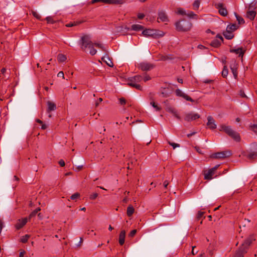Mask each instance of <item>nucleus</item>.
I'll return each mask as SVG.
<instances>
[{"label": "nucleus", "instance_id": "nucleus-53", "mask_svg": "<svg viewBox=\"0 0 257 257\" xmlns=\"http://www.w3.org/2000/svg\"><path fill=\"white\" fill-rule=\"evenodd\" d=\"M195 246H192V253L194 255L198 252V250H195Z\"/></svg>", "mask_w": 257, "mask_h": 257}, {"label": "nucleus", "instance_id": "nucleus-27", "mask_svg": "<svg viewBox=\"0 0 257 257\" xmlns=\"http://www.w3.org/2000/svg\"><path fill=\"white\" fill-rule=\"evenodd\" d=\"M95 47L98 48H99L101 50H102L104 52H106V48H105L104 45L101 43H99V42H96V43H93Z\"/></svg>", "mask_w": 257, "mask_h": 257}, {"label": "nucleus", "instance_id": "nucleus-14", "mask_svg": "<svg viewBox=\"0 0 257 257\" xmlns=\"http://www.w3.org/2000/svg\"><path fill=\"white\" fill-rule=\"evenodd\" d=\"M158 19L163 22H167L169 21L167 15L164 11L159 12Z\"/></svg>", "mask_w": 257, "mask_h": 257}, {"label": "nucleus", "instance_id": "nucleus-4", "mask_svg": "<svg viewBox=\"0 0 257 257\" xmlns=\"http://www.w3.org/2000/svg\"><path fill=\"white\" fill-rule=\"evenodd\" d=\"M221 129L220 131H224L230 137L233 139L235 141L239 142L240 141V137L239 133L233 130L231 126L222 125L220 126Z\"/></svg>", "mask_w": 257, "mask_h": 257}, {"label": "nucleus", "instance_id": "nucleus-50", "mask_svg": "<svg viewBox=\"0 0 257 257\" xmlns=\"http://www.w3.org/2000/svg\"><path fill=\"white\" fill-rule=\"evenodd\" d=\"M57 76L58 77H62L63 79H64L65 77H64V73L63 71H60L58 74H57Z\"/></svg>", "mask_w": 257, "mask_h": 257}, {"label": "nucleus", "instance_id": "nucleus-12", "mask_svg": "<svg viewBox=\"0 0 257 257\" xmlns=\"http://www.w3.org/2000/svg\"><path fill=\"white\" fill-rule=\"evenodd\" d=\"M27 217L19 219L15 224V227L17 230H19L24 226L28 222Z\"/></svg>", "mask_w": 257, "mask_h": 257}, {"label": "nucleus", "instance_id": "nucleus-49", "mask_svg": "<svg viewBox=\"0 0 257 257\" xmlns=\"http://www.w3.org/2000/svg\"><path fill=\"white\" fill-rule=\"evenodd\" d=\"M119 101L121 105H124L126 103L125 99L123 97L119 98Z\"/></svg>", "mask_w": 257, "mask_h": 257}, {"label": "nucleus", "instance_id": "nucleus-45", "mask_svg": "<svg viewBox=\"0 0 257 257\" xmlns=\"http://www.w3.org/2000/svg\"><path fill=\"white\" fill-rule=\"evenodd\" d=\"M136 233H137V230L134 229L130 232V233L128 234V236L130 237H133L135 235Z\"/></svg>", "mask_w": 257, "mask_h": 257}, {"label": "nucleus", "instance_id": "nucleus-60", "mask_svg": "<svg viewBox=\"0 0 257 257\" xmlns=\"http://www.w3.org/2000/svg\"><path fill=\"white\" fill-rule=\"evenodd\" d=\"M4 226V223L2 220H0V232L2 231V228Z\"/></svg>", "mask_w": 257, "mask_h": 257}, {"label": "nucleus", "instance_id": "nucleus-11", "mask_svg": "<svg viewBox=\"0 0 257 257\" xmlns=\"http://www.w3.org/2000/svg\"><path fill=\"white\" fill-rule=\"evenodd\" d=\"M175 93L177 96L182 97L187 101L194 102V100L192 98L184 93L181 90L179 89H177L176 90Z\"/></svg>", "mask_w": 257, "mask_h": 257}, {"label": "nucleus", "instance_id": "nucleus-42", "mask_svg": "<svg viewBox=\"0 0 257 257\" xmlns=\"http://www.w3.org/2000/svg\"><path fill=\"white\" fill-rule=\"evenodd\" d=\"M32 14L33 16L35 17L36 19L40 20L41 17L40 15L37 12H33Z\"/></svg>", "mask_w": 257, "mask_h": 257}, {"label": "nucleus", "instance_id": "nucleus-23", "mask_svg": "<svg viewBox=\"0 0 257 257\" xmlns=\"http://www.w3.org/2000/svg\"><path fill=\"white\" fill-rule=\"evenodd\" d=\"M131 29L134 31H140L144 29V27L139 24H134L131 26Z\"/></svg>", "mask_w": 257, "mask_h": 257}, {"label": "nucleus", "instance_id": "nucleus-30", "mask_svg": "<svg viewBox=\"0 0 257 257\" xmlns=\"http://www.w3.org/2000/svg\"><path fill=\"white\" fill-rule=\"evenodd\" d=\"M235 17L236 18V20L238 22V25L240 24H243L244 23V19L240 16L237 15L236 13L235 14Z\"/></svg>", "mask_w": 257, "mask_h": 257}, {"label": "nucleus", "instance_id": "nucleus-56", "mask_svg": "<svg viewBox=\"0 0 257 257\" xmlns=\"http://www.w3.org/2000/svg\"><path fill=\"white\" fill-rule=\"evenodd\" d=\"M252 127L253 132L257 133V124H253Z\"/></svg>", "mask_w": 257, "mask_h": 257}, {"label": "nucleus", "instance_id": "nucleus-48", "mask_svg": "<svg viewBox=\"0 0 257 257\" xmlns=\"http://www.w3.org/2000/svg\"><path fill=\"white\" fill-rule=\"evenodd\" d=\"M239 95L241 97H243V98H246L247 96L246 95H245L244 92L243 90H240V91H239Z\"/></svg>", "mask_w": 257, "mask_h": 257}, {"label": "nucleus", "instance_id": "nucleus-2", "mask_svg": "<svg viewBox=\"0 0 257 257\" xmlns=\"http://www.w3.org/2000/svg\"><path fill=\"white\" fill-rule=\"evenodd\" d=\"M255 240L253 236H250L244 240L242 246L236 251L233 257H243L244 254L247 252L248 247Z\"/></svg>", "mask_w": 257, "mask_h": 257}, {"label": "nucleus", "instance_id": "nucleus-18", "mask_svg": "<svg viewBox=\"0 0 257 257\" xmlns=\"http://www.w3.org/2000/svg\"><path fill=\"white\" fill-rule=\"evenodd\" d=\"M125 237V230H122L120 232L119 235V243L122 245L124 244Z\"/></svg>", "mask_w": 257, "mask_h": 257}, {"label": "nucleus", "instance_id": "nucleus-17", "mask_svg": "<svg viewBox=\"0 0 257 257\" xmlns=\"http://www.w3.org/2000/svg\"><path fill=\"white\" fill-rule=\"evenodd\" d=\"M230 52L235 53L236 54H238L239 57H242L244 53V51L242 50L241 47H239L237 49H230Z\"/></svg>", "mask_w": 257, "mask_h": 257}, {"label": "nucleus", "instance_id": "nucleus-8", "mask_svg": "<svg viewBox=\"0 0 257 257\" xmlns=\"http://www.w3.org/2000/svg\"><path fill=\"white\" fill-rule=\"evenodd\" d=\"M200 118V115L196 113L192 112L187 113L185 114L184 119L187 121L195 120Z\"/></svg>", "mask_w": 257, "mask_h": 257}, {"label": "nucleus", "instance_id": "nucleus-7", "mask_svg": "<svg viewBox=\"0 0 257 257\" xmlns=\"http://www.w3.org/2000/svg\"><path fill=\"white\" fill-rule=\"evenodd\" d=\"M255 6V3L254 2L251 3L248 7V10L246 13V17L250 19V20H253L256 15V12L254 10H252V7H253Z\"/></svg>", "mask_w": 257, "mask_h": 257}, {"label": "nucleus", "instance_id": "nucleus-61", "mask_svg": "<svg viewBox=\"0 0 257 257\" xmlns=\"http://www.w3.org/2000/svg\"><path fill=\"white\" fill-rule=\"evenodd\" d=\"M25 253L24 250H23L20 252L19 257H24V255Z\"/></svg>", "mask_w": 257, "mask_h": 257}, {"label": "nucleus", "instance_id": "nucleus-34", "mask_svg": "<svg viewBox=\"0 0 257 257\" xmlns=\"http://www.w3.org/2000/svg\"><path fill=\"white\" fill-rule=\"evenodd\" d=\"M57 59L59 62H63L66 60V57L64 55L59 54L57 57Z\"/></svg>", "mask_w": 257, "mask_h": 257}, {"label": "nucleus", "instance_id": "nucleus-54", "mask_svg": "<svg viewBox=\"0 0 257 257\" xmlns=\"http://www.w3.org/2000/svg\"><path fill=\"white\" fill-rule=\"evenodd\" d=\"M59 164L61 166V167H63L65 166V162L63 160H60L59 161Z\"/></svg>", "mask_w": 257, "mask_h": 257}, {"label": "nucleus", "instance_id": "nucleus-40", "mask_svg": "<svg viewBox=\"0 0 257 257\" xmlns=\"http://www.w3.org/2000/svg\"><path fill=\"white\" fill-rule=\"evenodd\" d=\"M151 105L154 107L155 108L157 111H159L161 110V107L158 106L156 103L154 101H152L151 102Z\"/></svg>", "mask_w": 257, "mask_h": 257}, {"label": "nucleus", "instance_id": "nucleus-31", "mask_svg": "<svg viewBox=\"0 0 257 257\" xmlns=\"http://www.w3.org/2000/svg\"><path fill=\"white\" fill-rule=\"evenodd\" d=\"M200 5V1L199 0H195L193 4V8L194 10H197Z\"/></svg>", "mask_w": 257, "mask_h": 257}, {"label": "nucleus", "instance_id": "nucleus-13", "mask_svg": "<svg viewBox=\"0 0 257 257\" xmlns=\"http://www.w3.org/2000/svg\"><path fill=\"white\" fill-rule=\"evenodd\" d=\"M154 67V66L149 63L142 62L139 64V68L143 71H148L151 70Z\"/></svg>", "mask_w": 257, "mask_h": 257}, {"label": "nucleus", "instance_id": "nucleus-58", "mask_svg": "<svg viewBox=\"0 0 257 257\" xmlns=\"http://www.w3.org/2000/svg\"><path fill=\"white\" fill-rule=\"evenodd\" d=\"M76 25V24H75L74 23H69L68 24H67L66 26L67 27H71L73 26H75Z\"/></svg>", "mask_w": 257, "mask_h": 257}, {"label": "nucleus", "instance_id": "nucleus-26", "mask_svg": "<svg viewBox=\"0 0 257 257\" xmlns=\"http://www.w3.org/2000/svg\"><path fill=\"white\" fill-rule=\"evenodd\" d=\"M134 208L132 205H129L127 208L126 213L129 217L131 216L134 213Z\"/></svg>", "mask_w": 257, "mask_h": 257}, {"label": "nucleus", "instance_id": "nucleus-5", "mask_svg": "<svg viewBox=\"0 0 257 257\" xmlns=\"http://www.w3.org/2000/svg\"><path fill=\"white\" fill-rule=\"evenodd\" d=\"M143 80V76L141 75H136L130 77L128 80V85L136 88L138 90H142V87L141 85L138 84Z\"/></svg>", "mask_w": 257, "mask_h": 257}, {"label": "nucleus", "instance_id": "nucleus-16", "mask_svg": "<svg viewBox=\"0 0 257 257\" xmlns=\"http://www.w3.org/2000/svg\"><path fill=\"white\" fill-rule=\"evenodd\" d=\"M215 172L211 169H210L207 172L205 171L204 173V179L211 180L213 178V176L214 175Z\"/></svg>", "mask_w": 257, "mask_h": 257}, {"label": "nucleus", "instance_id": "nucleus-15", "mask_svg": "<svg viewBox=\"0 0 257 257\" xmlns=\"http://www.w3.org/2000/svg\"><path fill=\"white\" fill-rule=\"evenodd\" d=\"M207 125L209 128L213 130L216 127L215 120L211 116H208L207 117Z\"/></svg>", "mask_w": 257, "mask_h": 257}, {"label": "nucleus", "instance_id": "nucleus-25", "mask_svg": "<svg viewBox=\"0 0 257 257\" xmlns=\"http://www.w3.org/2000/svg\"><path fill=\"white\" fill-rule=\"evenodd\" d=\"M221 42L217 39H214L211 42L210 45L214 48H217L220 46Z\"/></svg>", "mask_w": 257, "mask_h": 257}, {"label": "nucleus", "instance_id": "nucleus-10", "mask_svg": "<svg viewBox=\"0 0 257 257\" xmlns=\"http://www.w3.org/2000/svg\"><path fill=\"white\" fill-rule=\"evenodd\" d=\"M97 2H100L106 4H115L119 5L122 4L120 0H92V3L94 4Z\"/></svg>", "mask_w": 257, "mask_h": 257}, {"label": "nucleus", "instance_id": "nucleus-41", "mask_svg": "<svg viewBox=\"0 0 257 257\" xmlns=\"http://www.w3.org/2000/svg\"><path fill=\"white\" fill-rule=\"evenodd\" d=\"M168 144L170 146H172L173 149H175L177 147H180V145L179 144H176V143H172V142H170V141L168 142Z\"/></svg>", "mask_w": 257, "mask_h": 257}, {"label": "nucleus", "instance_id": "nucleus-59", "mask_svg": "<svg viewBox=\"0 0 257 257\" xmlns=\"http://www.w3.org/2000/svg\"><path fill=\"white\" fill-rule=\"evenodd\" d=\"M102 101V98H99L98 99V100L97 101H96V103H95V106H97L99 105V103L100 102H101Z\"/></svg>", "mask_w": 257, "mask_h": 257}, {"label": "nucleus", "instance_id": "nucleus-52", "mask_svg": "<svg viewBox=\"0 0 257 257\" xmlns=\"http://www.w3.org/2000/svg\"><path fill=\"white\" fill-rule=\"evenodd\" d=\"M145 17V15L142 13L139 14L138 15V18L140 20L143 19Z\"/></svg>", "mask_w": 257, "mask_h": 257}, {"label": "nucleus", "instance_id": "nucleus-55", "mask_svg": "<svg viewBox=\"0 0 257 257\" xmlns=\"http://www.w3.org/2000/svg\"><path fill=\"white\" fill-rule=\"evenodd\" d=\"M216 38L219 39V41L222 43L223 41V37L219 34L217 35Z\"/></svg>", "mask_w": 257, "mask_h": 257}, {"label": "nucleus", "instance_id": "nucleus-33", "mask_svg": "<svg viewBox=\"0 0 257 257\" xmlns=\"http://www.w3.org/2000/svg\"><path fill=\"white\" fill-rule=\"evenodd\" d=\"M30 237V235L26 234L25 235L21 237V238L20 239V241L22 243H26L28 241V240Z\"/></svg>", "mask_w": 257, "mask_h": 257}, {"label": "nucleus", "instance_id": "nucleus-22", "mask_svg": "<svg viewBox=\"0 0 257 257\" xmlns=\"http://www.w3.org/2000/svg\"><path fill=\"white\" fill-rule=\"evenodd\" d=\"M223 35L224 37L227 40H231L234 37L232 32L231 31H227V30H226V31L223 33Z\"/></svg>", "mask_w": 257, "mask_h": 257}, {"label": "nucleus", "instance_id": "nucleus-44", "mask_svg": "<svg viewBox=\"0 0 257 257\" xmlns=\"http://www.w3.org/2000/svg\"><path fill=\"white\" fill-rule=\"evenodd\" d=\"M98 196V193H93L92 194L90 195V199L91 200H94Z\"/></svg>", "mask_w": 257, "mask_h": 257}, {"label": "nucleus", "instance_id": "nucleus-62", "mask_svg": "<svg viewBox=\"0 0 257 257\" xmlns=\"http://www.w3.org/2000/svg\"><path fill=\"white\" fill-rule=\"evenodd\" d=\"M219 165H217L216 166H215L214 167L212 168L211 169L214 171V172H215V171L216 170V169H217V168L219 167Z\"/></svg>", "mask_w": 257, "mask_h": 257}, {"label": "nucleus", "instance_id": "nucleus-43", "mask_svg": "<svg viewBox=\"0 0 257 257\" xmlns=\"http://www.w3.org/2000/svg\"><path fill=\"white\" fill-rule=\"evenodd\" d=\"M177 119H180V117L177 113V111L174 109V110L171 112Z\"/></svg>", "mask_w": 257, "mask_h": 257}, {"label": "nucleus", "instance_id": "nucleus-29", "mask_svg": "<svg viewBox=\"0 0 257 257\" xmlns=\"http://www.w3.org/2000/svg\"><path fill=\"white\" fill-rule=\"evenodd\" d=\"M256 157H257V150L255 151L249 153L247 156V158L250 160H253Z\"/></svg>", "mask_w": 257, "mask_h": 257}, {"label": "nucleus", "instance_id": "nucleus-35", "mask_svg": "<svg viewBox=\"0 0 257 257\" xmlns=\"http://www.w3.org/2000/svg\"><path fill=\"white\" fill-rule=\"evenodd\" d=\"M228 69L226 66H224L223 69L222 71V76L224 78H226L228 75Z\"/></svg>", "mask_w": 257, "mask_h": 257}, {"label": "nucleus", "instance_id": "nucleus-9", "mask_svg": "<svg viewBox=\"0 0 257 257\" xmlns=\"http://www.w3.org/2000/svg\"><path fill=\"white\" fill-rule=\"evenodd\" d=\"M215 8L218 10V12L220 15L222 16H226L227 15V11L225 8L224 7L222 3L216 4Z\"/></svg>", "mask_w": 257, "mask_h": 257}, {"label": "nucleus", "instance_id": "nucleus-39", "mask_svg": "<svg viewBox=\"0 0 257 257\" xmlns=\"http://www.w3.org/2000/svg\"><path fill=\"white\" fill-rule=\"evenodd\" d=\"M231 71L233 74L234 77H235V78H236V77H237V72L236 68L231 67Z\"/></svg>", "mask_w": 257, "mask_h": 257}, {"label": "nucleus", "instance_id": "nucleus-47", "mask_svg": "<svg viewBox=\"0 0 257 257\" xmlns=\"http://www.w3.org/2000/svg\"><path fill=\"white\" fill-rule=\"evenodd\" d=\"M204 212L202 211H198L197 215V218L199 220L200 219L203 215Z\"/></svg>", "mask_w": 257, "mask_h": 257}, {"label": "nucleus", "instance_id": "nucleus-3", "mask_svg": "<svg viewBox=\"0 0 257 257\" xmlns=\"http://www.w3.org/2000/svg\"><path fill=\"white\" fill-rule=\"evenodd\" d=\"M175 26L178 31L187 32L191 29L192 24L189 21L182 20L176 22Z\"/></svg>", "mask_w": 257, "mask_h": 257}, {"label": "nucleus", "instance_id": "nucleus-36", "mask_svg": "<svg viewBox=\"0 0 257 257\" xmlns=\"http://www.w3.org/2000/svg\"><path fill=\"white\" fill-rule=\"evenodd\" d=\"M41 210L40 208H37L35 210H34L29 215V218H31L32 217L35 216L36 214Z\"/></svg>", "mask_w": 257, "mask_h": 257}, {"label": "nucleus", "instance_id": "nucleus-57", "mask_svg": "<svg viewBox=\"0 0 257 257\" xmlns=\"http://www.w3.org/2000/svg\"><path fill=\"white\" fill-rule=\"evenodd\" d=\"M169 184V182L168 181L165 180L163 183V185L165 188H167L168 185Z\"/></svg>", "mask_w": 257, "mask_h": 257}, {"label": "nucleus", "instance_id": "nucleus-1", "mask_svg": "<svg viewBox=\"0 0 257 257\" xmlns=\"http://www.w3.org/2000/svg\"><path fill=\"white\" fill-rule=\"evenodd\" d=\"M80 45L81 49L83 51H85L86 48L89 50V54L93 56L97 53V50L94 48V45L93 43L91 41L90 39L88 36L85 35L81 38Z\"/></svg>", "mask_w": 257, "mask_h": 257}, {"label": "nucleus", "instance_id": "nucleus-28", "mask_svg": "<svg viewBox=\"0 0 257 257\" xmlns=\"http://www.w3.org/2000/svg\"><path fill=\"white\" fill-rule=\"evenodd\" d=\"M186 16L189 18L194 19L195 20H197L198 18V15L192 11L187 13Z\"/></svg>", "mask_w": 257, "mask_h": 257}, {"label": "nucleus", "instance_id": "nucleus-32", "mask_svg": "<svg viewBox=\"0 0 257 257\" xmlns=\"http://www.w3.org/2000/svg\"><path fill=\"white\" fill-rule=\"evenodd\" d=\"M45 19L48 24H54L57 22L52 16H48Z\"/></svg>", "mask_w": 257, "mask_h": 257}, {"label": "nucleus", "instance_id": "nucleus-46", "mask_svg": "<svg viewBox=\"0 0 257 257\" xmlns=\"http://www.w3.org/2000/svg\"><path fill=\"white\" fill-rule=\"evenodd\" d=\"M174 108L173 107H171V106H167L166 108V110L167 111L171 113L174 110Z\"/></svg>", "mask_w": 257, "mask_h": 257}, {"label": "nucleus", "instance_id": "nucleus-37", "mask_svg": "<svg viewBox=\"0 0 257 257\" xmlns=\"http://www.w3.org/2000/svg\"><path fill=\"white\" fill-rule=\"evenodd\" d=\"M79 197L80 194L78 193H75L71 196L70 199L73 200H76Z\"/></svg>", "mask_w": 257, "mask_h": 257}, {"label": "nucleus", "instance_id": "nucleus-20", "mask_svg": "<svg viewBox=\"0 0 257 257\" xmlns=\"http://www.w3.org/2000/svg\"><path fill=\"white\" fill-rule=\"evenodd\" d=\"M47 105H48V108H47V111L48 112H49L50 111L55 110L56 109V105L53 102L48 101L47 102Z\"/></svg>", "mask_w": 257, "mask_h": 257}, {"label": "nucleus", "instance_id": "nucleus-24", "mask_svg": "<svg viewBox=\"0 0 257 257\" xmlns=\"http://www.w3.org/2000/svg\"><path fill=\"white\" fill-rule=\"evenodd\" d=\"M239 26L236 24H232L229 25L227 26L226 29L227 31L233 32L238 28Z\"/></svg>", "mask_w": 257, "mask_h": 257}, {"label": "nucleus", "instance_id": "nucleus-63", "mask_svg": "<svg viewBox=\"0 0 257 257\" xmlns=\"http://www.w3.org/2000/svg\"><path fill=\"white\" fill-rule=\"evenodd\" d=\"M7 70L5 68H3L1 69V73L3 74H4L6 72Z\"/></svg>", "mask_w": 257, "mask_h": 257}, {"label": "nucleus", "instance_id": "nucleus-64", "mask_svg": "<svg viewBox=\"0 0 257 257\" xmlns=\"http://www.w3.org/2000/svg\"><path fill=\"white\" fill-rule=\"evenodd\" d=\"M196 150L200 154H202L200 149L198 147H195Z\"/></svg>", "mask_w": 257, "mask_h": 257}, {"label": "nucleus", "instance_id": "nucleus-19", "mask_svg": "<svg viewBox=\"0 0 257 257\" xmlns=\"http://www.w3.org/2000/svg\"><path fill=\"white\" fill-rule=\"evenodd\" d=\"M101 59L103 61L105 62L108 66L113 67V64L107 55L102 57Z\"/></svg>", "mask_w": 257, "mask_h": 257}, {"label": "nucleus", "instance_id": "nucleus-51", "mask_svg": "<svg viewBox=\"0 0 257 257\" xmlns=\"http://www.w3.org/2000/svg\"><path fill=\"white\" fill-rule=\"evenodd\" d=\"M151 79V77L148 75H146L145 77H143V80L144 82H147V81Z\"/></svg>", "mask_w": 257, "mask_h": 257}, {"label": "nucleus", "instance_id": "nucleus-38", "mask_svg": "<svg viewBox=\"0 0 257 257\" xmlns=\"http://www.w3.org/2000/svg\"><path fill=\"white\" fill-rule=\"evenodd\" d=\"M177 14L181 15H186L185 11L182 8H178L177 11Z\"/></svg>", "mask_w": 257, "mask_h": 257}, {"label": "nucleus", "instance_id": "nucleus-6", "mask_svg": "<svg viewBox=\"0 0 257 257\" xmlns=\"http://www.w3.org/2000/svg\"><path fill=\"white\" fill-rule=\"evenodd\" d=\"M231 152L230 151H224L217 152L211 155V157L214 159H224L230 157L231 155Z\"/></svg>", "mask_w": 257, "mask_h": 257}, {"label": "nucleus", "instance_id": "nucleus-21", "mask_svg": "<svg viewBox=\"0 0 257 257\" xmlns=\"http://www.w3.org/2000/svg\"><path fill=\"white\" fill-rule=\"evenodd\" d=\"M155 34L154 30L151 29H146L142 32V35L145 36H153Z\"/></svg>", "mask_w": 257, "mask_h": 257}]
</instances>
